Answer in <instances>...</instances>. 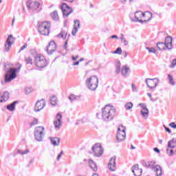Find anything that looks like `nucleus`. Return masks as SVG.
Wrapping results in <instances>:
<instances>
[{"label":"nucleus","mask_w":176,"mask_h":176,"mask_svg":"<svg viewBox=\"0 0 176 176\" xmlns=\"http://www.w3.org/2000/svg\"><path fill=\"white\" fill-rule=\"evenodd\" d=\"M78 58H79V56H78V55H77V56H72V60L73 61H76V60H78Z\"/></svg>","instance_id":"54"},{"label":"nucleus","mask_w":176,"mask_h":176,"mask_svg":"<svg viewBox=\"0 0 176 176\" xmlns=\"http://www.w3.org/2000/svg\"><path fill=\"white\" fill-rule=\"evenodd\" d=\"M60 10H62L63 16L65 17H68L69 14H71L74 10H72V8L69 7L67 3H63L62 5L60 6Z\"/></svg>","instance_id":"8"},{"label":"nucleus","mask_w":176,"mask_h":176,"mask_svg":"<svg viewBox=\"0 0 176 176\" xmlns=\"http://www.w3.org/2000/svg\"><path fill=\"white\" fill-rule=\"evenodd\" d=\"M35 124H38V119L34 118L33 121L30 123V127H33Z\"/></svg>","instance_id":"44"},{"label":"nucleus","mask_w":176,"mask_h":176,"mask_svg":"<svg viewBox=\"0 0 176 176\" xmlns=\"http://www.w3.org/2000/svg\"><path fill=\"white\" fill-rule=\"evenodd\" d=\"M88 163L93 171H97V170H98L97 164H96V162H94V161H93V160H89Z\"/></svg>","instance_id":"28"},{"label":"nucleus","mask_w":176,"mask_h":176,"mask_svg":"<svg viewBox=\"0 0 176 176\" xmlns=\"http://www.w3.org/2000/svg\"><path fill=\"white\" fill-rule=\"evenodd\" d=\"M154 152H156V153H160V149H159L157 147H155L153 148Z\"/></svg>","instance_id":"57"},{"label":"nucleus","mask_w":176,"mask_h":176,"mask_svg":"<svg viewBox=\"0 0 176 176\" xmlns=\"http://www.w3.org/2000/svg\"><path fill=\"white\" fill-rule=\"evenodd\" d=\"M166 153H167V155H168V156H173L174 155V150H173V148H170L167 147Z\"/></svg>","instance_id":"40"},{"label":"nucleus","mask_w":176,"mask_h":176,"mask_svg":"<svg viewBox=\"0 0 176 176\" xmlns=\"http://www.w3.org/2000/svg\"><path fill=\"white\" fill-rule=\"evenodd\" d=\"M61 119H63V115H61V113H58L56 116V120L54 121V125L56 130H58L61 127V124H63Z\"/></svg>","instance_id":"14"},{"label":"nucleus","mask_w":176,"mask_h":176,"mask_svg":"<svg viewBox=\"0 0 176 176\" xmlns=\"http://www.w3.org/2000/svg\"><path fill=\"white\" fill-rule=\"evenodd\" d=\"M153 170L156 173L155 176H162L163 175V170L162 169V166L160 165H156L153 167Z\"/></svg>","instance_id":"22"},{"label":"nucleus","mask_w":176,"mask_h":176,"mask_svg":"<svg viewBox=\"0 0 176 176\" xmlns=\"http://www.w3.org/2000/svg\"><path fill=\"white\" fill-rule=\"evenodd\" d=\"M45 127L37 126L34 129V138L38 142H42L45 138Z\"/></svg>","instance_id":"6"},{"label":"nucleus","mask_w":176,"mask_h":176,"mask_svg":"<svg viewBox=\"0 0 176 176\" xmlns=\"http://www.w3.org/2000/svg\"><path fill=\"white\" fill-rule=\"evenodd\" d=\"M127 56H129V52H125L124 55V58H126V57H127Z\"/></svg>","instance_id":"63"},{"label":"nucleus","mask_w":176,"mask_h":176,"mask_svg":"<svg viewBox=\"0 0 176 176\" xmlns=\"http://www.w3.org/2000/svg\"><path fill=\"white\" fill-rule=\"evenodd\" d=\"M13 39V35L10 34L6 40L5 47H6V52H9L10 50V47H12V45H13V42L10 40Z\"/></svg>","instance_id":"18"},{"label":"nucleus","mask_w":176,"mask_h":176,"mask_svg":"<svg viewBox=\"0 0 176 176\" xmlns=\"http://www.w3.org/2000/svg\"><path fill=\"white\" fill-rule=\"evenodd\" d=\"M111 39H119V37L118 36V35L116 34H114V35H112L111 37H110Z\"/></svg>","instance_id":"56"},{"label":"nucleus","mask_w":176,"mask_h":176,"mask_svg":"<svg viewBox=\"0 0 176 176\" xmlns=\"http://www.w3.org/2000/svg\"><path fill=\"white\" fill-rule=\"evenodd\" d=\"M139 105L142 108V110L140 111L141 115L143 116V118H148L149 110L146 106L142 103L139 104Z\"/></svg>","instance_id":"20"},{"label":"nucleus","mask_w":176,"mask_h":176,"mask_svg":"<svg viewBox=\"0 0 176 176\" xmlns=\"http://www.w3.org/2000/svg\"><path fill=\"white\" fill-rule=\"evenodd\" d=\"M131 86H132V91L137 93V86H135V85L134 84H132Z\"/></svg>","instance_id":"50"},{"label":"nucleus","mask_w":176,"mask_h":176,"mask_svg":"<svg viewBox=\"0 0 176 176\" xmlns=\"http://www.w3.org/2000/svg\"><path fill=\"white\" fill-rule=\"evenodd\" d=\"M133 107V102H129L126 104H124V108L126 109V111H129V109H131Z\"/></svg>","instance_id":"35"},{"label":"nucleus","mask_w":176,"mask_h":176,"mask_svg":"<svg viewBox=\"0 0 176 176\" xmlns=\"http://www.w3.org/2000/svg\"><path fill=\"white\" fill-rule=\"evenodd\" d=\"M116 113V109L113 108V106L106 104L102 109V119L105 122H111V120H113Z\"/></svg>","instance_id":"1"},{"label":"nucleus","mask_w":176,"mask_h":176,"mask_svg":"<svg viewBox=\"0 0 176 176\" xmlns=\"http://www.w3.org/2000/svg\"><path fill=\"white\" fill-rule=\"evenodd\" d=\"M47 60L45 56L41 54L34 55V65L38 68H45V67H47Z\"/></svg>","instance_id":"3"},{"label":"nucleus","mask_w":176,"mask_h":176,"mask_svg":"<svg viewBox=\"0 0 176 176\" xmlns=\"http://www.w3.org/2000/svg\"><path fill=\"white\" fill-rule=\"evenodd\" d=\"M86 85L89 90L94 91L98 87V77L92 76L86 80Z\"/></svg>","instance_id":"2"},{"label":"nucleus","mask_w":176,"mask_h":176,"mask_svg":"<svg viewBox=\"0 0 176 176\" xmlns=\"http://www.w3.org/2000/svg\"><path fill=\"white\" fill-rule=\"evenodd\" d=\"M25 61L26 62V64H30V65H32V58H31L30 57L28 58H25Z\"/></svg>","instance_id":"45"},{"label":"nucleus","mask_w":176,"mask_h":176,"mask_svg":"<svg viewBox=\"0 0 176 176\" xmlns=\"http://www.w3.org/2000/svg\"><path fill=\"white\" fill-rule=\"evenodd\" d=\"M130 67H127L126 65L122 67L121 74L124 78H129L130 76Z\"/></svg>","instance_id":"17"},{"label":"nucleus","mask_w":176,"mask_h":176,"mask_svg":"<svg viewBox=\"0 0 176 176\" xmlns=\"http://www.w3.org/2000/svg\"><path fill=\"white\" fill-rule=\"evenodd\" d=\"M133 175L135 176H140L142 175V169H138V170H135L134 172H133Z\"/></svg>","instance_id":"39"},{"label":"nucleus","mask_w":176,"mask_h":176,"mask_svg":"<svg viewBox=\"0 0 176 176\" xmlns=\"http://www.w3.org/2000/svg\"><path fill=\"white\" fill-rule=\"evenodd\" d=\"M38 31L41 35H49L50 34V22L44 21L40 23Z\"/></svg>","instance_id":"4"},{"label":"nucleus","mask_w":176,"mask_h":176,"mask_svg":"<svg viewBox=\"0 0 176 176\" xmlns=\"http://www.w3.org/2000/svg\"><path fill=\"white\" fill-rule=\"evenodd\" d=\"M57 38H62V39H67V38H69V36H71V34H68V32H67V31L65 30H61V32L57 34Z\"/></svg>","instance_id":"24"},{"label":"nucleus","mask_w":176,"mask_h":176,"mask_svg":"<svg viewBox=\"0 0 176 176\" xmlns=\"http://www.w3.org/2000/svg\"><path fill=\"white\" fill-rule=\"evenodd\" d=\"M122 128V131H120V128H118L116 140L118 142H122L126 140V127L121 126Z\"/></svg>","instance_id":"10"},{"label":"nucleus","mask_w":176,"mask_h":176,"mask_svg":"<svg viewBox=\"0 0 176 176\" xmlns=\"http://www.w3.org/2000/svg\"><path fill=\"white\" fill-rule=\"evenodd\" d=\"M141 168H138V164H135L132 166V173H134L135 170H140Z\"/></svg>","instance_id":"48"},{"label":"nucleus","mask_w":176,"mask_h":176,"mask_svg":"<svg viewBox=\"0 0 176 176\" xmlns=\"http://www.w3.org/2000/svg\"><path fill=\"white\" fill-rule=\"evenodd\" d=\"M164 127L165 129V131L168 133L169 134H171V129L170 128L166 126V125H164Z\"/></svg>","instance_id":"51"},{"label":"nucleus","mask_w":176,"mask_h":176,"mask_svg":"<svg viewBox=\"0 0 176 176\" xmlns=\"http://www.w3.org/2000/svg\"><path fill=\"white\" fill-rule=\"evenodd\" d=\"M16 104H19V100L14 101L12 103L8 104L6 109L10 112H13L16 109Z\"/></svg>","instance_id":"23"},{"label":"nucleus","mask_w":176,"mask_h":176,"mask_svg":"<svg viewBox=\"0 0 176 176\" xmlns=\"http://www.w3.org/2000/svg\"><path fill=\"white\" fill-rule=\"evenodd\" d=\"M68 45V41H66L65 42V44H64V49L65 50H68V49L67 48V45Z\"/></svg>","instance_id":"59"},{"label":"nucleus","mask_w":176,"mask_h":176,"mask_svg":"<svg viewBox=\"0 0 176 176\" xmlns=\"http://www.w3.org/2000/svg\"><path fill=\"white\" fill-rule=\"evenodd\" d=\"M50 140L54 146H58L60 145V138H50Z\"/></svg>","instance_id":"26"},{"label":"nucleus","mask_w":176,"mask_h":176,"mask_svg":"<svg viewBox=\"0 0 176 176\" xmlns=\"http://www.w3.org/2000/svg\"><path fill=\"white\" fill-rule=\"evenodd\" d=\"M50 101L51 105H53L54 107V105H56L57 104V97H56V96L53 95L50 98Z\"/></svg>","instance_id":"32"},{"label":"nucleus","mask_w":176,"mask_h":176,"mask_svg":"<svg viewBox=\"0 0 176 176\" xmlns=\"http://www.w3.org/2000/svg\"><path fill=\"white\" fill-rule=\"evenodd\" d=\"M32 91V88L31 87H26L25 89V94H30V93H31Z\"/></svg>","instance_id":"47"},{"label":"nucleus","mask_w":176,"mask_h":176,"mask_svg":"<svg viewBox=\"0 0 176 176\" xmlns=\"http://www.w3.org/2000/svg\"><path fill=\"white\" fill-rule=\"evenodd\" d=\"M56 50H57V44L54 41H51L49 43L48 46L45 49L46 52L49 56H52V54H53V52H56Z\"/></svg>","instance_id":"12"},{"label":"nucleus","mask_w":176,"mask_h":176,"mask_svg":"<svg viewBox=\"0 0 176 176\" xmlns=\"http://www.w3.org/2000/svg\"><path fill=\"white\" fill-rule=\"evenodd\" d=\"M170 127H172V129H176V124L175 122H171L169 124Z\"/></svg>","instance_id":"53"},{"label":"nucleus","mask_w":176,"mask_h":176,"mask_svg":"<svg viewBox=\"0 0 176 176\" xmlns=\"http://www.w3.org/2000/svg\"><path fill=\"white\" fill-rule=\"evenodd\" d=\"M1 98L3 99H0V102H6L9 98V92L5 91L1 96Z\"/></svg>","instance_id":"30"},{"label":"nucleus","mask_w":176,"mask_h":176,"mask_svg":"<svg viewBox=\"0 0 176 176\" xmlns=\"http://www.w3.org/2000/svg\"><path fill=\"white\" fill-rule=\"evenodd\" d=\"M168 147L170 149H174V148H176V138L172 139L168 142Z\"/></svg>","instance_id":"29"},{"label":"nucleus","mask_w":176,"mask_h":176,"mask_svg":"<svg viewBox=\"0 0 176 176\" xmlns=\"http://www.w3.org/2000/svg\"><path fill=\"white\" fill-rule=\"evenodd\" d=\"M134 14H135V20H137V19L138 20V19H140L142 17H145V16H146V13H144L141 11H136Z\"/></svg>","instance_id":"27"},{"label":"nucleus","mask_w":176,"mask_h":176,"mask_svg":"<svg viewBox=\"0 0 176 176\" xmlns=\"http://www.w3.org/2000/svg\"><path fill=\"white\" fill-rule=\"evenodd\" d=\"M26 47H27V43H24V45L21 47L19 52H23V50H24V49H26Z\"/></svg>","instance_id":"55"},{"label":"nucleus","mask_w":176,"mask_h":176,"mask_svg":"<svg viewBox=\"0 0 176 176\" xmlns=\"http://www.w3.org/2000/svg\"><path fill=\"white\" fill-rule=\"evenodd\" d=\"M64 155V151H61L60 153L57 156V160H60L61 159V155Z\"/></svg>","instance_id":"52"},{"label":"nucleus","mask_w":176,"mask_h":176,"mask_svg":"<svg viewBox=\"0 0 176 176\" xmlns=\"http://www.w3.org/2000/svg\"><path fill=\"white\" fill-rule=\"evenodd\" d=\"M51 17L54 21H58V12L57 10H55L51 13Z\"/></svg>","instance_id":"31"},{"label":"nucleus","mask_w":176,"mask_h":176,"mask_svg":"<svg viewBox=\"0 0 176 176\" xmlns=\"http://www.w3.org/2000/svg\"><path fill=\"white\" fill-rule=\"evenodd\" d=\"M134 21H135L136 23H141L142 24H144V20L142 19H135L134 20Z\"/></svg>","instance_id":"58"},{"label":"nucleus","mask_w":176,"mask_h":176,"mask_svg":"<svg viewBox=\"0 0 176 176\" xmlns=\"http://www.w3.org/2000/svg\"><path fill=\"white\" fill-rule=\"evenodd\" d=\"M146 49L147 50H148V53H154L155 54L156 53V49L153 48V47H146Z\"/></svg>","instance_id":"43"},{"label":"nucleus","mask_w":176,"mask_h":176,"mask_svg":"<svg viewBox=\"0 0 176 176\" xmlns=\"http://www.w3.org/2000/svg\"><path fill=\"white\" fill-rule=\"evenodd\" d=\"M120 39L122 43H124V46H127V45H129V41L127 40H126V38H124V34H121Z\"/></svg>","instance_id":"33"},{"label":"nucleus","mask_w":176,"mask_h":176,"mask_svg":"<svg viewBox=\"0 0 176 176\" xmlns=\"http://www.w3.org/2000/svg\"><path fill=\"white\" fill-rule=\"evenodd\" d=\"M108 168L110 170V171L116 170V156H113L110 159L108 164Z\"/></svg>","instance_id":"15"},{"label":"nucleus","mask_w":176,"mask_h":176,"mask_svg":"<svg viewBox=\"0 0 176 176\" xmlns=\"http://www.w3.org/2000/svg\"><path fill=\"white\" fill-rule=\"evenodd\" d=\"M150 162V164H151V166H153V167H155L156 166H154V164H155V161H151V162Z\"/></svg>","instance_id":"60"},{"label":"nucleus","mask_w":176,"mask_h":176,"mask_svg":"<svg viewBox=\"0 0 176 176\" xmlns=\"http://www.w3.org/2000/svg\"><path fill=\"white\" fill-rule=\"evenodd\" d=\"M143 166H145V167H148V168H152V170H153L154 166H152V164H151L150 162H143L142 163Z\"/></svg>","instance_id":"41"},{"label":"nucleus","mask_w":176,"mask_h":176,"mask_svg":"<svg viewBox=\"0 0 176 176\" xmlns=\"http://www.w3.org/2000/svg\"><path fill=\"white\" fill-rule=\"evenodd\" d=\"M131 149H135V147L133 144H131Z\"/></svg>","instance_id":"64"},{"label":"nucleus","mask_w":176,"mask_h":176,"mask_svg":"<svg viewBox=\"0 0 176 176\" xmlns=\"http://www.w3.org/2000/svg\"><path fill=\"white\" fill-rule=\"evenodd\" d=\"M27 8L28 9H29L30 10H38V12H41V10H42V3H39L38 1H32L30 3H27Z\"/></svg>","instance_id":"9"},{"label":"nucleus","mask_w":176,"mask_h":176,"mask_svg":"<svg viewBox=\"0 0 176 176\" xmlns=\"http://www.w3.org/2000/svg\"><path fill=\"white\" fill-rule=\"evenodd\" d=\"M156 46L157 49L160 50V51L166 50V49L168 50V45H166L164 42L157 43Z\"/></svg>","instance_id":"25"},{"label":"nucleus","mask_w":176,"mask_h":176,"mask_svg":"<svg viewBox=\"0 0 176 176\" xmlns=\"http://www.w3.org/2000/svg\"><path fill=\"white\" fill-rule=\"evenodd\" d=\"M13 65L9 62L4 64V71L6 74L4 75V82L10 83V75H12V72H13Z\"/></svg>","instance_id":"5"},{"label":"nucleus","mask_w":176,"mask_h":176,"mask_svg":"<svg viewBox=\"0 0 176 176\" xmlns=\"http://www.w3.org/2000/svg\"><path fill=\"white\" fill-rule=\"evenodd\" d=\"M121 63H120V62H118L117 63H116V74H117V75H119V74H120V67H121Z\"/></svg>","instance_id":"34"},{"label":"nucleus","mask_w":176,"mask_h":176,"mask_svg":"<svg viewBox=\"0 0 176 176\" xmlns=\"http://www.w3.org/2000/svg\"><path fill=\"white\" fill-rule=\"evenodd\" d=\"M175 66H176V58L172 61L170 65V68H174V67Z\"/></svg>","instance_id":"49"},{"label":"nucleus","mask_w":176,"mask_h":176,"mask_svg":"<svg viewBox=\"0 0 176 176\" xmlns=\"http://www.w3.org/2000/svg\"><path fill=\"white\" fill-rule=\"evenodd\" d=\"M17 153L19 155H27V153H30V150L27 148L25 151H23V150L18 149Z\"/></svg>","instance_id":"38"},{"label":"nucleus","mask_w":176,"mask_h":176,"mask_svg":"<svg viewBox=\"0 0 176 176\" xmlns=\"http://www.w3.org/2000/svg\"><path fill=\"white\" fill-rule=\"evenodd\" d=\"M168 79L169 80V83L172 85V86L175 85V82L174 81V78H173V76L170 74H168Z\"/></svg>","instance_id":"37"},{"label":"nucleus","mask_w":176,"mask_h":176,"mask_svg":"<svg viewBox=\"0 0 176 176\" xmlns=\"http://www.w3.org/2000/svg\"><path fill=\"white\" fill-rule=\"evenodd\" d=\"M91 149L95 157H101L104 153V148H102V146L100 143L95 144Z\"/></svg>","instance_id":"7"},{"label":"nucleus","mask_w":176,"mask_h":176,"mask_svg":"<svg viewBox=\"0 0 176 176\" xmlns=\"http://www.w3.org/2000/svg\"><path fill=\"white\" fill-rule=\"evenodd\" d=\"M164 44L166 46H168V50H171V49H173V38H171L170 36H166L165 38Z\"/></svg>","instance_id":"21"},{"label":"nucleus","mask_w":176,"mask_h":176,"mask_svg":"<svg viewBox=\"0 0 176 176\" xmlns=\"http://www.w3.org/2000/svg\"><path fill=\"white\" fill-rule=\"evenodd\" d=\"M147 96L149 97V98H151V101H153V100H152V94H151L150 93H148Z\"/></svg>","instance_id":"62"},{"label":"nucleus","mask_w":176,"mask_h":176,"mask_svg":"<svg viewBox=\"0 0 176 176\" xmlns=\"http://www.w3.org/2000/svg\"><path fill=\"white\" fill-rule=\"evenodd\" d=\"M146 16H148V19L147 20H144L143 21V23H148V21H151V20H152V12H149V11H146Z\"/></svg>","instance_id":"36"},{"label":"nucleus","mask_w":176,"mask_h":176,"mask_svg":"<svg viewBox=\"0 0 176 176\" xmlns=\"http://www.w3.org/2000/svg\"><path fill=\"white\" fill-rule=\"evenodd\" d=\"M74 29L72 31V35L75 36V35H76V32H78V29L80 28V21H79V19H76L74 21Z\"/></svg>","instance_id":"19"},{"label":"nucleus","mask_w":176,"mask_h":176,"mask_svg":"<svg viewBox=\"0 0 176 176\" xmlns=\"http://www.w3.org/2000/svg\"><path fill=\"white\" fill-rule=\"evenodd\" d=\"M69 100H70V101H75L77 100L76 98V96L72 94L71 96L68 97Z\"/></svg>","instance_id":"46"},{"label":"nucleus","mask_w":176,"mask_h":176,"mask_svg":"<svg viewBox=\"0 0 176 176\" xmlns=\"http://www.w3.org/2000/svg\"><path fill=\"white\" fill-rule=\"evenodd\" d=\"M46 107V102L45 99H41L36 102L34 111L35 112H39L42 111Z\"/></svg>","instance_id":"13"},{"label":"nucleus","mask_w":176,"mask_h":176,"mask_svg":"<svg viewBox=\"0 0 176 176\" xmlns=\"http://www.w3.org/2000/svg\"><path fill=\"white\" fill-rule=\"evenodd\" d=\"M146 86L149 89H155L157 85H159V78H146Z\"/></svg>","instance_id":"11"},{"label":"nucleus","mask_w":176,"mask_h":176,"mask_svg":"<svg viewBox=\"0 0 176 176\" xmlns=\"http://www.w3.org/2000/svg\"><path fill=\"white\" fill-rule=\"evenodd\" d=\"M79 60L76 61V62H74L73 65H79Z\"/></svg>","instance_id":"61"},{"label":"nucleus","mask_w":176,"mask_h":176,"mask_svg":"<svg viewBox=\"0 0 176 176\" xmlns=\"http://www.w3.org/2000/svg\"><path fill=\"white\" fill-rule=\"evenodd\" d=\"M113 54H122V48L120 47H118L113 52Z\"/></svg>","instance_id":"42"},{"label":"nucleus","mask_w":176,"mask_h":176,"mask_svg":"<svg viewBox=\"0 0 176 176\" xmlns=\"http://www.w3.org/2000/svg\"><path fill=\"white\" fill-rule=\"evenodd\" d=\"M21 69V65L18 67H13L12 72H11V75L10 76V82L17 78V72H20Z\"/></svg>","instance_id":"16"}]
</instances>
